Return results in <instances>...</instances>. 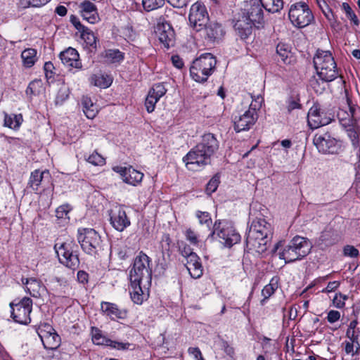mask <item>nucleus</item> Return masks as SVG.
<instances>
[{"label": "nucleus", "instance_id": "obj_1", "mask_svg": "<svg viewBox=\"0 0 360 360\" xmlns=\"http://www.w3.org/2000/svg\"><path fill=\"white\" fill-rule=\"evenodd\" d=\"M219 143L212 134H206L202 141L192 148L183 158V161L188 170L197 172L204 168L211 162V157L217 150Z\"/></svg>", "mask_w": 360, "mask_h": 360}, {"label": "nucleus", "instance_id": "obj_2", "mask_svg": "<svg viewBox=\"0 0 360 360\" xmlns=\"http://www.w3.org/2000/svg\"><path fill=\"white\" fill-rule=\"evenodd\" d=\"M271 234V226L265 219L257 218L249 229L246 243L250 250L263 253L267 249L269 236Z\"/></svg>", "mask_w": 360, "mask_h": 360}, {"label": "nucleus", "instance_id": "obj_3", "mask_svg": "<svg viewBox=\"0 0 360 360\" xmlns=\"http://www.w3.org/2000/svg\"><path fill=\"white\" fill-rule=\"evenodd\" d=\"M311 248V244L307 238L296 236L279 252V258L284 259L285 263L292 262L307 256Z\"/></svg>", "mask_w": 360, "mask_h": 360}, {"label": "nucleus", "instance_id": "obj_4", "mask_svg": "<svg viewBox=\"0 0 360 360\" xmlns=\"http://www.w3.org/2000/svg\"><path fill=\"white\" fill-rule=\"evenodd\" d=\"M317 74L323 82H331L337 78L338 72L336 63L330 51H318L314 58Z\"/></svg>", "mask_w": 360, "mask_h": 360}, {"label": "nucleus", "instance_id": "obj_5", "mask_svg": "<svg viewBox=\"0 0 360 360\" xmlns=\"http://www.w3.org/2000/svg\"><path fill=\"white\" fill-rule=\"evenodd\" d=\"M217 64L215 57L207 53L196 58L190 68L191 77L198 82H205L214 71Z\"/></svg>", "mask_w": 360, "mask_h": 360}, {"label": "nucleus", "instance_id": "obj_6", "mask_svg": "<svg viewBox=\"0 0 360 360\" xmlns=\"http://www.w3.org/2000/svg\"><path fill=\"white\" fill-rule=\"evenodd\" d=\"M149 257L140 252L135 257L133 267L129 272L130 282H144V287L150 284L152 271Z\"/></svg>", "mask_w": 360, "mask_h": 360}, {"label": "nucleus", "instance_id": "obj_7", "mask_svg": "<svg viewBox=\"0 0 360 360\" xmlns=\"http://www.w3.org/2000/svg\"><path fill=\"white\" fill-rule=\"evenodd\" d=\"M212 236H216L219 242L226 248H231L240 241V235L228 221H216Z\"/></svg>", "mask_w": 360, "mask_h": 360}, {"label": "nucleus", "instance_id": "obj_8", "mask_svg": "<svg viewBox=\"0 0 360 360\" xmlns=\"http://www.w3.org/2000/svg\"><path fill=\"white\" fill-rule=\"evenodd\" d=\"M288 17L292 24L298 28L308 26L314 19L309 6L304 2L292 4Z\"/></svg>", "mask_w": 360, "mask_h": 360}, {"label": "nucleus", "instance_id": "obj_9", "mask_svg": "<svg viewBox=\"0 0 360 360\" xmlns=\"http://www.w3.org/2000/svg\"><path fill=\"white\" fill-rule=\"evenodd\" d=\"M77 239L85 252L91 255L97 252L100 247L101 237L94 229H79Z\"/></svg>", "mask_w": 360, "mask_h": 360}, {"label": "nucleus", "instance_id": "obj_10", "mask_svg": "<svg viewBox=\"0 0 360 360\" xmlns=\"http://www.w3.org/2000/svg\"><path fill=\"white\" fill-rule=\"evenodd\" d=\"M72 242L56 244L54 248L60 262L67 267L75 269L79 267V260L77 254L73 252Z\"/></svg>", "mask_w": 360, "mask_h": 360}, {"label": "nucleus", "instance_id": "obj_11", "mask_svg": "<svg viewBox=\"0 0 360 360\" xmlns=\"http://www.w3.org/2000/svg\"><path fill=\"white\" fill-rule=\"evenodd\" d=\"M11 317L15 322L26 325L31 321L30 313L32 309V300L23 297L18 303H11Z\"/></svg>", "mask_w": 360, "mask_h": 360}, {"label": "nucleus", "instance_id": "obj_12", "mask_svg": "<svg viewBox=\"0 0 360 360\" xmlns=\"http://www.w3.org/2000/svg\"><path fill=\"white\" fill-rule=\"evenodd\" d=\"M188 20L191 25L197 32L202 30L209 21V15L205 6L199 1L193 4L190 9Z\"/></svg>", "mask_w": 360, "mask_h": 360}, {"label": "nucleus", "instance_id": "obj_13", "mask_svg": "<svg viewBox=\"0 0 360 360\" xmlns=\"http://www.w3.org/2000/svg\"><path fill=\"white\" fill-rule=\"evenodd\" d=\"M110 222L118 231H123L131 222L122 205H116L109 211Z\"/></svg>", "mask_w": 360, "mask_h": 360}, {"label": "nucleus", "instance_id": "obj_14", "mask_svg": "<svg viewBox=\"0 0 360 360\" xmlns=\"http://www.w3.org/2000/svg\"><path fill=\"white\" fill-rule=\"evenodd\" d=\"M112 170L120 175L124 183L134 186L139 185L144 176L143 173L135 169L131 166H115L112 167Z\"/></svg>", "mask_w": 360, "mask_h": 360}, {"label": "nucleus", "instance_id": "obj_15", "mask_svg": "<svg viewBox=\"0 0 360 360\" xmlns=\"http://www.w3.org/2000/svg\"><path fill=\"white\" fill-rule=\"evenodd\" d=\"M314 143L319 151L323 153H337L340 146L338 141L328 134L316 135Z\"/></svg>", "mask_w": 360, "mask_h": 360}, {"label": "nucleus", "instance_id": "obj_16", "mask_svg": "<svg viewBox=\"0 0 360 360\" xmlns=\"http://www.w3.org/2000/svg\"><path fill=\"white\" fill-rule=\"evenodd\" d=\"M92 341L98 345H105L117 350H129L133 349L134 345L126 342H119L108 339L101 335L100 331L96 330L92 335Z\"/></svg>", "mask_w": 360, "mask_h": 360}, {"label": "nucleus", "instance_id": "obj_17", "mask_svg": "<svg viewBox=\"0 0 360 360\" xmlns=\"http://www.w3.org/2000/svg\"><path fill=\"white\" fill-rule=\"evenodd\" d=\"M21 282L25 292L33 297H41L46 290L41 281L36 278H22Z\"/></svg>", "mask_w": 360, "mask_h": 360}, {"label": "nucleus", "instance_id": "obj_18", "mask_svg": "<svg viewBox=\"0 0 360 360\" xmlns=\"http://www.w3.org/2000/svg\"><path fill=\"white\" fill-rule=\"evenodd\" d=\"M257 120V114H236L233 118L237 132L248 130Z\"/></svg>", "mask_w": 360, "mask_h": 360}, {"label": "nucleus", "instance_id": "obj_19", "mask_svg": "<svg viewBox=\"0 0 360 360\" xmlns=\"http://www.w3.org/2000/svg\"><path fill=\"white\" fill-rule=\"evenodd\" d=\"M187 255L186 269L191 276L193 278H199L203 273V269L200 262L199 257L194 252H186Z\"/></svg>", "mask_w": 360, "mask_h": 360}, {"label": "nucleus", "instance_id": "obj_20", "mask_svg": "<svg viewBox=\"0 0 360 360\" xmlns=\"http://www.w3.org/2000/svg\"><path fill=\"white\" fill-rule=\"evenodd\" d=\"M158 34L160 41L167 49L173 46L174 42V32L172 27L167 23H162L158 25Z\"/></svg>", "mask_w": 360, "mask_h": 360}, {"label": "nucleus", "instance_id": "obj_21", "mask_svg": "<svg viewBox=\"0 0 360 360\" xmlns=\"http://www.w3.org/2000/svg\"><path fill=\"white\" fill-rule=\"evenodd\" d=\"M59 56L65 65L75 68H82L79 56L76 49L70 47L61 52Z\"/></svg>", "mask_w": 360, "mask_h": 360}, {"label": "nucleus", "instance_id": "obj_22", "mask_svg": "<svg viewBox=\"0 0 360 360\" xmlns=\"http://www.w3.org/2000/svg\"><path fill=\"white\" fill-rule=\"evenodd\" d=\"M307 114V122L311 129H316L321 127L327 125L335 118V114Z\"/></svg>", "mask_w": 360, "mask_h": 360}, {"label": "nucleus", "instance_id": "obj_23", "mask_svg": "<svg viewBox=\"0 0 360 360\" xmlns=\"http://www.w3.org/2000/svg\"><path fill=\"white\" fill-rule=\"evenodd\" d=\"M50 177L49 172L46 170L36 169L30 174L28 186L33 191H39L40 186Z\"/></svg>", "mask_w": 360, "mask_h": 360}, {"label": "nucleus", "instance_id": "obj_24", "mask_svg": "<svg viewBox=\"0 0 360 360\" xmlns=\"http://www.w3.org/2000/svg\"><path fill=\"white\" fill-rule=\"evenodd\" d=\"M252 25H255L246 15H243L234 24V29L242 39H246L252 33Z\"/></svg>", "mask_w": 360, "mask_h": 360}, {"label": "nucleus", "instance_id": "obj_25", "mask_svg": "<svg viewBox=\"0 0 360 360\" xmlns=\"http://www.w3.org/2000/svg\"><path fill=\"white\" fill-rule=\"evenodd\" d=\"M340 124L345 129H360V114H338Z\"/></svg>", "mask_w": 360, "mask_h": 360}, {"label": "nucleus", "instance_id": "obj_26", "mask_svg": "<svg viewBox=\"0 0 360 360\" xmlns=\"http://www.w3.org/2000/svg\"><path fill=\"white\" fill-rule=\"evenodd\" d=\"M102 312L111 319H123L126 316L124 311L118 309L117 306L113 303L103 302L101 303Z\"/></svg>", "mask_w": 360, "mask_h": 360}, {"label": "nucleus", "instance_id": "obj_27", "mask_svg": "<svg viewBox=\"0 0 360 360\" xmlns=\"http://www.w3.org/2000/svg\"><path fill=\"white\" fill-rule=\"evenodd\" d=\"M144 282H131L130 295L132 301L137 304H141L147 294L142 289Z\"/></svg>", "mask_w": 360, "mask_h": 360}, {"label": "nucleus", "instance_id": "obj_28", "mask_svg": "<svg viewBox=\"0 0 360 360\" xmlns=\"http://www.w3.org/2000/svg\"><path fill=\"white\" fill-rule=\"evenodd\" d=\"M204 28L205 29L206 36L211 41L219 40L224 34L221 25L217 22H210L208 25L205 26Z\"/></svg>", "mask_w": 360, "mask_h": 360}, {"label": "nucleus", "instance_id": "obj_29", "mask_svg": "<svg viewBox=\"0 0 360 360\" xmlns=\"http://www.w3.org/2000/svg\"><path fill=\"white\" fill-rule=\"evenodd\" d=\"M41 342L45 349H56L60 345V338L56 330H54L53 333H49L46 337H45Z\"/></svg>", "mask_w": 360, "mask_h": 360}, {"label": "nucleus", "instance_id": "obj_30", "mask_svg": "<svg viewBox=\"0 0 360 360\" xmlns=\"http://www.w3.org/2000/svg\"><path fill=\"white\" fill-rule=\"evenodd\" d=\"M21 58L25 67H32L37 61L36 49L32 48L25 49L21 53Z\"/></svg>", "mask_w": 360, "mask_h": 360}, {"label": "nucleus", "instance_id": "obj_31", "mask_svg": "<svg viewBox=\"0 0 360 360\" xmlns=\"http://www.w3.org/2000/svg\"><path fill=\"white\" fill-rule=\"evenodd\" d=\"M246 17L254 24L261 23L263 20V11L258 4L252 5Z\"/></svg>", "mask_w": 360, "mask_h": 360}, {"label": "nucleus", "instance_id": "obj_32", "mask_svg": "<svg viewBox=\"0 0 360 360\" xmlns=\"http://www.w3.org/2000/svg\"><path fill=\"white\" fill-rule=\"evenodd\" d=\"M22 122V114H5L4 126L17 129Z\"/></svg>", "mask_w": 360, "mask_h": 360}, {"label": "nucleus", "instance_id": "obj_33", "mask_svg": "<svg viewBox=\"0 0 360 360\" xmlns=\"http://www.w3.org/2000/svg\"><path fill=\"white\" fill-rule=\"evenodd\" d=\"M262 6L270 13L279 12L283 7V0H259Z\"/></svg>", "mask_w": 360, "mask_h": 360}, {"label": "nucleus", "instance_id": "obj_34", "mask_svg": "<svg viewBox=\"0 0 360 360\" xmlns=\"http://www.w3.org/2000/svg\"><path fill=\"white\" fill-rule=\"evenodd\" d=\"M279 278L277 276L273 277L269 283L266 285L262 290V295L264 297L262 302L270 297L278 288Z\"/></svg>", "mask_w": 360, "mask_h": 360}, {"label": "nucleus", "instance_id": "obj_35", "mask_svg": "<svg viewBox=\"0 0 360 360\" xmlns=\"http://www.w3.org/2000/svg\"><path fill=\"white\" fill-rule=\"evenodd\" d=\"M342 346H344L345 353L348 355L354 356L360 353V343L359 341L348 339L342 342Z\"/></svg>", "mask_w": 360, "mask_h": 360}, {"label": "nucleus", "instance_id": "obj_36", "mask_svg": "<svg viewBox=\"0 0 360 360\" xmlns=\"http://www.w3.org/2000/svg\"><path fill=\"white\" fill-rule=\"evenodd\" d=\"M43 83L41 80H34L29 84L26 89V94L29 96H38L43 93Z\"/></svg>", "mask_w": 360, "mask_h": 360}, {"label": "nucleus", "instance_id": "obj_37", "mask_svg": "<svg viewBox=\"0 0 360 360\" xmlns=\"http://www.w3.org/2000/svg\"><path fill=\"white\" fill-rule=\"evenodd\" d=\"M358 322L356 320H353L349 323L348 328L346 332V337L347 339L353 341H359L360 337V328H357Z\"/></svg>", "mask_w": 360, "mask_h": 360}, {"label": "nucleus", "instance_id": "obj_38", "mask_svg": "<svg viewBox=\"0 0 360 360\" xmlns=\"http://www.w3.org/2000/svg\"><path fill=\"white\" fill-rule=\"evenodd\" d=\"M94 84L100 88H108L112 84V78L107 75H96L92 77Z\"/></svg>", "mask_w": 360, "mask_h": 360}, {"label": "nucleus", "instance_id": "obj_39", "mask_svg": "<svg viewBox=\"0 0 360 360\" xmlns=\"http://www.w3.org/2000/svg\"><path fill=\"white\" fill-rule=\"evenodd\" d=\"M80 37L87 46L96 48V37H95L94 32L89 28L85 27L84 30H82L80 32Z\"/></svg>", "mask_w": 360, "mask_h": 360}, {"label": "nucleus", "instance_id": "obj_40", "mask_svg": "<svg viewBox=\"0 0 360 360\" xmlns=\"http://www.w3.org/2000/svg\"><path fill=\"white\" fill-rule=\"evenodd\" d=\"M276 52L284 63H290L291 52L287 45L278 44L276 47Z\"/></svg>", "mask_w": 360, "mask_h": 360}, {"label": "nucleus", "instance_id": "obj_41", "mask_svg": "<svg viewBox=\"0 0 360 360\" xmlns=\"http://www.w3.org/2000/svg\"><path fill=\"white\" fill-rule=\"evenodd\" d=\"M184 236L188 241L193 245L197 248L202 246V241L199 238V236L198 234L191 228L187 229L184 231Z\"/></svg>", "mask_w": 360, "mask_h": 360}, {"label": "nucleus", "instance_id": "obj_42", "mask_svg": "<svg viewBox=\"0 0 360 360\" xmlns=\"http://www.w3.org/2000/svg\"><path fill=\"white\" fill-rule=\"evenodd\" d=\"M196 217L198 219L200 224L205 225L207 230H210L212 221L210 213L207 212L198 211L196 212Z\"/></svg>", "mask_w": 360, "mask_h": 360}, {"label": "nucleus", "instance_id": "obj_43", "mask_svg": "<svg viewBox=\"0 0 360 360\" xmlns=\"http://www.w3.org/2000/svg\"><path fill=\"white\" fill-rule=\"evenodd\" d=\"M142 4L146 11H151L163 6L165 0H143Z\"/></svg>", "mask_w": 360, "mask_h": 360}, {"label": "nucleus", "instance_id": "obj_44", "mask_svg": "<svg viewBox=\"0 0 360 360\" xmlns=\"http://www.w3.org/2000/svg\"><path fill=\"white\" fill-rule=\"evenodd\" d=\"M54 330L55 329L49 323H43L39 325L37 329V333L41 340H42L49 333H53Z\"/></svg>", "mask_w": 360, "mask_h": 360}, {"label": "nucleus", "instance_id": "obj_45", "mask_svg": "<svg viewBox=\"0 0 360 360\" xmlns=\"http://www.w3.org/2000/svg\"><path fill=\"white\" fill-rule=\"evenodd\" d=\"M105 58L110 63H118L123 60L124 55L119 50H108L105 53Z\"/></svg>", "mask_w": 360, "mask_h": 360}, {"label": "nucleus", "instance_id": "obj_46", "mask_svg": "<svg viewBox=\"0 0 360 360\" xmlns=\"http://www.w3.org/2000/svg\"><path fill=\"white\" fill-rule=\"evenodd\" d=\"M86 161L95 166H103L105 164V158L96 151L89 155Z\"/></svg>", "mask_w": 360, "mask_h": 360}, {"label": "nucleus", "instance_id": "obj_47", "mask_svg": "<svg viewBox=\"0 0 360 360\" xmlns=\"http://www.w3.org/2000/svg\"><path fill=\"white\" fill-rule=\"evenodd\" d=\"M342 8L345 12L347 17L352 21L355 25L358 26L359 25V20L349 4L343 3Z\"/></svg>", "mask_w": 360, "mask_h": 360}, {"label": "nucleus", "instance_id": "obj_48", "mask_svg": "<svg viewBox=\"0 0 360 360\" xmlns=\"http://www.w3.org/2000/svg\"><path fill=\"white\" fill-rule=\"evenodd\" d=\"M348 132V136L349 137L352 145L358 148V149L360 147L359 141V134L360 133V129L358 130L356 128L352 129H346Z\"/></svg>", "mask_w": 360, "mask_h": 360}, {"label": "nucleus", "instance_id": "obj_49", "mask_svg": "<svg viewBox=\"0 0 360 360\" xmlns=\"http://www.w3.org/2000/svg\"><path fill=\"white\" fill-rule=\"evenodd\" d=\"M221 349L232 360H235V349L227 341L222 340L220 344Z\"/></svg>", "mask_w": 360, "mask_h": 360}, {"label": "nucleus", "instance_id": "obj_50", "mask_svg": "<svg viewBox=\"0 0 360 360\" xmlns=\"http://www.w3.org/2000/svg\"><path fill=\"white\" fill-rule=\"evenodd\" d=\"M219 184V177L218 176H213L207 184L206 192L208 194H212L217 189Z\"/></svg>", "mask_w": 360, "mask_h": 360}, {"label": "nucleus", "instance_id": "obj_51", "mask_svg": "<svg viewBox=\"0 0 360 360\" xmlns=\"http://www.w3.org/2000/svg\"><path fill=\"white\" fill-rule=\"evenodd\" d=\"M158 99L154 94L148 93L147 98H146L145 105L148 112H152L155 109V105L158 102Z\"/></svg>", "mask_w": 360, "mask_h": 360}, {"label": "nucleus", "instance_id": "obj_52", "mask_svg": "<svg viewBox=\"0 0 360 360\" xmlns=\"http://www.w3.org/2000/svg\"><path fill=\"white\" fill-rule=\"evenodd\" d=\"M264 102L263 97L258 96L257 98L252 100L250 105V110L246 111L245 112H250V110L253 112L259 111L262 109V104Z\"/></svg>", "mask_w": 360, "mask_h": 360}, {"label": "nucleus", "instance_id": "obj_53", "mask_svg": "<svg viewBox=\"0 0 360 360\" xmlns=\"http://www.w3.org/2000/svg\"><path fill=\"white\" fill-rule=\"evenodd\" d=\"M347 299V295H344L341 293H336L333 299V304L336 308H343L345 305V300Z\"/></svg>", "mask_w": 360, "mask_h": 360}, {"label": "nucleus", "instance_id": "obj_54", "mask_svg": "<svg viewBox=\"0 0 360 360\" xmlns=\"http://www.w3.org/2000/svg\"><path fill=\"white\" fill-rule=\"evenodd\" d=\"M167 90L162 84H157L153 86L149 93L154 94L158 99H160L166 93Z\"/></svg>", "mask_w": 360, "mask_h": 360}, {"label": "nucleus", "instance_id": "obj_55", "mask_svg": "<svg viewBox=\"0 0 360 360\" xmlns=\"http://www.w3.org/2000/svg\"><path fill=\"white\" fill-rule=\"evenodd\" d=\"M70 207L68 205H63L59 206L56 210V216L58 219H67L68 214L70 211Z\"/></svg>", "mask_w": 360, "mask_h": 360}, {"label": "nucleus", "instance_id": "obj_56", "mask_svg": "<svg viewBox=\"0 0 360 360\" xmlns=\"http://www.w3.org/2000/svg\"><path fill=\"white\" fill-rule=\"evenodd\" d=\"M79 7L81 8V12H90L93 13H97L96 6L89 1H84L80 4Z\"/></svg>", "mask_w": 360, "mask_h": 360}, {"label": "nucleus", "instance_id": "obj_57", "mask_svg": "<svg viewBox=\"0 0 360 360\" xmlns=\"http://www.w3.org/2000/svg\"><path fill=\"white\" fill-rule=\"evenodd\" d=\"M343 252L345 256L350 257H356L359 255V250L352 245H346Z\"/></svg>", "mask_w": 360, "mask_h": 360}, {"label": "nucleus", "instance_id": "obj_58", "mask_svg": "<svg viewBox=\"0 0 360 360\" xmlns=\"http://www.w3.org/2000/svg\"><path fill=\"white\" fill-rule=\"evenodd\" d=\"M68 89L63 86H62L58 92L57 96H56V103L62 102L65 99H66L68 97Z\"/></svg>", "mask_w": 360, "mask_h": 360}, {"label": "nucleus", "instance_id": "obj_59", "mask_svg": "<svg viewBox=\"0 0 360 360\" xmlns=\"http://www.w3.org/2000/svg\"><path fill=\"white\" fill-rule=\"evenodd\" d=\"M340 318V313L336 310H330L327 315V320L329 323L337 322Z\"/></svg>", "mask_w": 360, "mask_h": 360}, {"label": "nucleus", "instance_id": "obj_60", "mask_svg": "<svg viewBox=\"0 0 360 360\" xmlns=\"http://www.w3.org/2000/svg\"><path fill=\"white\" fill-rule=\"evenodd\" d=\"M81 13L83 18L90 23H95L98 18L97 13H93L90 12H81Z\"/></svg>", "mask_w": 360, "mask_h": 360}, {"label": "nucleus", "instance_id": "obj_61", "mask_svg": "<svg viewBox=\"0 0 360 360\" xmlns=\"http://www.w3.org/2000/svg\"><path fill=\"white\" fill-rule=\"evenodd\" d=\"M340 283L338 281H334L329 282L327 286L323 288L321 292L325 293H328L335 291L337 288H339Z\"/></svg>", "mask_w": 360, "mask_h": 360}, {"label": "nucleus", "instance_id": "obj_62", "mask_svg": "<svg viewBox=\"0 0 360 360\" xmlns=\"http://www.w3.org/2000/svg\"><path fill=\"white\" fill-rule=\"evenodd\" d=\"M25 6L39 7L47 4L50 0H24Z\"/></svg>", "mask_w": 360, "mask_h": 360}, {"label": "nucleus", "instance_id": "obj_63", "mask_svg": "<svg viewBox=\"0 0 360 360\" xmlns=\"http://www.w3.org/2000/svg\"><path fill=\"white\" fill-rule=\"evenodd\" d=\"M82 105H83L84 110H90L94 111V109H91V107H93V102L91 99L88 96H83L82 98Z\"/></svg>", "mask_w": 360, "mask_h": 360}, {"label": "nucleus", "instance_id": "obj_64", "mask_svg": "<svg viewBox=\"0 0 360 360\" xmlns=\"http://www.w3.org/2000/svg\"><path fill=\"white\" fill-rule=\"evenodd\" d=\"M188 352L196 360H200L202 358V353L198 347H189Z\"/></svg>", "mask_w": 360, "mask_h": 360}]
</instances>
